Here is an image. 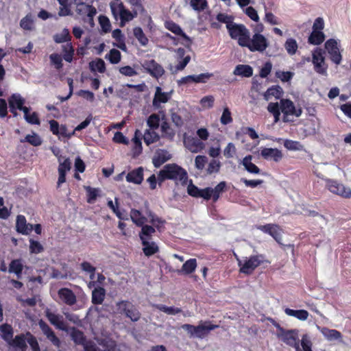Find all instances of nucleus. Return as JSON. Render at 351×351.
<instances>
[{"instance_id":"nucleus-45","label":"nucleus","mask_w":351,"mask_h":351,"mask_svg":"<svg viewBox=\"0 0 351 351\" xmlns=\"http://www.w3.org/2000/svg\"><path fill=\"white\" fill-rule=\"evenodd\" d=\"M284 47L287 53L289 54L290 56L295 54L298 49V45L297 41L292 38H288L285 41Z\"/></svg>"},{"instance_id":"nucleus-21","label":"nucleus","mask_w":351,"mask_h":351,"mask_svg":"<svg viewBox=\"0 0 351 351\" xmlns=\"http://www.w3.org/2000/svg\"><path fill=\"white\" fill-rule=\"evenodd\" d=\"M25 99L19 94H13L8 100L9 107L11 112H14L15 109L23 111L26 108L23 106Z\"/></svg>"},{"instance_id":"nucleus-6","label":"nucleus","mask_w":351,"mask_h":351,"mask_svg":"<svg viewBox=\"0 0 351 351\" xmlns=\"http://www.w3.org/2000/svg\"><path fill=\"white\" fill-rule=\"evenodd\" d=\"M110 6L114 18L117 19V16H120L121 27H123L127 22L132 21L137 15L136 12H132L126 10L121 3H110Z\"/></svg>"},{"instance_id":"nucleus-9","label":"nucleus","mask_w":351,"mask_h":351,"mask_svg":"<svg viewBox=\"0 0 351 351\" xmlns=\"http://www.w3.org/2000/svg\"><path fill=\"white\" fill-rule=\"evenodd\" d=\"M339 43V40L331 38L325 43V49L329 54L331 60L336 64H339L342 60Z\"/></svg>"},{"instance_id":"nucleus-19","label":"nucleus","mask_w":351,"mask_h":351,"mask_svg":"<svg viewBox=\"0 0 351 351\" xmlns=\"http://www.w3.org/2000/svg\"><path fill=\"white\" fill-rule=\"evenodd\" d=\"M261 154L265 159L276 162L280 161L283 158L282 152L276 148H263Z\"/></svg>"},{"instance_id":"nucleus-29","label":"nucleus","mask_w":351,"mask_h":351,"mask_svg":"<svg viewBox=\"0 0 351 351\" xmlns=\"http://www.w3.org/2000/svg\"><path fill=\"white\" fill-rule=\"evenodd\" d=\"M252 156L249 155L245 156L242 160V165L245 169L250 173L259 174L260 169L254 163L252 162Z\"/></svg>"},{"instance_id":"nucleus-56","label":"nucleus","mask_w":351,"mask_h":351,"mask_svg":"<svg viewBox=\"0 0 351 351\" xmlns=\"http://www.w3.org/2000/svg\"><path fill=\"white\" fill-rule=\"evenodd\" d=\"M191 8L197 12L205 10L207 7L206 0H190Z\"/></svg>"},{"instance_id":"nucleus-35","label":"nucleus","mask_w":351,"mask_h":351,"mask_svg":"<svg viewBox=\"0 0 351 351\" xmlns=\"http://www.w3.org/2000/svg\"><path fill=\"white\" fill-rule=\"evenodd\" d=\"M106 295V291L102 287L95 288L92 292V302L100 304L103 302Z\"/></svg>"},{"instance_id":"nucleus-50","label":"nucleus","mask_w":351,"mask_h":351,"mask_svg":"<svg viewBox=\"0 0 351 351\" xmlns=\"http://www.w3.org/2000/svg\"><path fill=\"white\" fill-rule=\"evenodd\" d=\"M214 103H215V97L213 95L204 96L199 101L201 107L204 110L212 108L214 106Z\"/></svg>"},{"instance_id":"nucleus-51","label":"nucleus","mask_w":351,"mask_h":351,"mask_svg":"<svg viewBox=\"0 0 351 351\" xmlns=\"http://www.w3.org/2000/svg\"><path fill=\"white\" fill-rule=\"evenodd\" d=\"M133 33L142 46H146L147 45L148 38L146 37L141 27H135L133 30Z\"/></svg>"},{"instance_id":"nucleus-55","label":"nucleus","mask_w":351,"mask_h":351,"mask_svg":"<svg viewBox=\"0 0 351 351\" xmlns=\"http://www.w3.org/2000/svg\"><path fill=\"white\" fill-rule=\"evenodd\" d=\"M243 12L253 21L257 23L260 21L258 12L252 6L246 7Z\"/></svg>"},{"instance_id":"nucleus-58","label":"nucleus","mask_w":351,"mask_h":351,"mask_svg":"<svg viewBox=\"0 0 351 351\" xmlns=\"http://www.w3.org/2000/svg\"><path fill=\"white\" fill-rule=\"evenodd\" d=\"M21 27L25 30H32L34 29V20L32 16L27 15L21 19L20 22Z\"/></svg>"},{"instance_id":"nucleus-16","label":"nucleus","mask_w":351,"mask_h":351,"mask_svg":"<svg viewBox=\"0 0 351 351\" xmlns=\"http://www.w3.org/2000/svg\"><path fill=\"white\" fill-rule=\"evenodd\" d=\"M45 315L52 325L60 330L67 331L66 326L62 315L56 314L51 312L49 309H46Z\"/></svg>"},{"instance_id":"nucleus-7","label":"nucleus","mask_w":351,"mask_h":351,"mask_svg":"<svg viewBox=\"0 0 351 351\" xmlns=\"http://www.w3.org/2000/svg\"><path fill=\"white\" fill-rule=\"evenodd\" d=\"M269 47L267 38L260 33H255L252 38H249L245 47L250 51L263 52Z\"/></svg>"},{"instance_id":"nucleus-5","label":"nucleus","mask_w":351,"mask_h":351,"mask_svg":"<svg viewBox=\"0 0 351 351\" xmlns=\"http://www.w3.org/2000/svg\"><path fill=\"white\" fill-rule=\"evenodd\" d=\"M325 52L321 48H316L311 52V62L315 71L320 75H326L328 65L326 62Z\"/></svg>"},{"instance_id":"nucleus-25","label":"nucleus","mask_w":351,"mask_h":351,"mask_svg":"<svg viewBox=\"0 0 351 351\" xmlns=\"http://www.w3.org/2000/svg\"><path fill=\"white\" fill-rule=\"evenodd\" d=\"M321 333L324 338L330 341H341L342 336L340 332L334 329H329L328 328H322L320 329Z\"/></svg>"},{"instance_id":"nucleus-49","label":"nucleus","mask_w":351,"mask_h":351,"mask_svg":"<svg viewBox=\"0 0 351 351\" xmlns=\"http://www.w3.org/2000/svg\"><path fill=\"white\" fill-rule=\"evenodd\" d=\"M89 66L92 71L104 73L106 70L105 62L101 58H98L95 61L90 62Z\"/></svg>"},{"instance_id":"nucleus-13","label":"nucleus","mask_w":351,"mask_h":351,"mask_svg":"<svg viewBox=\"0 0 351 351\" xmlns=\"http://www.w3.org/2000/svg\"><path fill=\"white\" fill-rule=\"evenodd\" d=\"M143 67L153 77H161L165 70L162 66L154 60H146L143 64Z\"/></svg>"},{"instance_id":"nucleus-12","label":"nucleus","mask_w":351,"mask_h":351,"mask_svg":"<svg viewBox=\"0 0 351 351\" xmlns=\"http://www.w3.org/2000/svg\"><path fill=\"white\" fill-rule=\"evenodd\" d=\"M171 98V93L163 92L159 86L156 88L155 94L152 101V106L155 109L162 108V104H166Z\"/></svg>"},{"instance_id":"nucleus-37","label":"nucleus","mask_w":351,"mask_h":351,"mask_svg":"<svg viewBox=\"0 0 351 351\" xmlns=\"http://www.w3.org/2000/svg\"><path fill=\"white\" fill-rule=\"evenodd\" d=\"M197 267V261L195 258H191L186 261L182 265L181 270L179 271L184 274H190L193 272Z\"/></svg>"},{"instance_id":"nucleus-59","label":"nucleus","mask_w":351,"mask_h":351,"mask_svg":"<svg viewBox=\"0 0 351 351\" xmlns=\"http://www.w3.org/2000/svg\"><path fill=\"white\" fill-rule=\"evenodd\" d=\"M232 121L230 110L228 107H224L220 118V122L223 125H227Z\"/></svg>"},{"instance_id":"nucleus-62","label":"nucleus","mask_w":351,"mask_h":351,"mask_svg":"<svg viewBox=\"0 0 351 351\" xmlns=\"http://www.w3.org/2000/svg\"><path fill=\"white\" fill-rule=\"evenodd\" d=\"M161 120L162 123L160 127L162 132L164 133V136L167 138H172L174 136V133L171 130L169 124L166 121H163L164 115H162Z\"/></svg>"},{"instance_id":"nucleus-23","label":"nucleus","mask_w":351,"mask_h":351,"mask_svg":"<svg viewBox=\"0 0 351 351\" xmlns=\"http://www.w3.org/2000/svg\"><path fill=\"white\" fill-rule=\"evenodd\" d=\"M171 158V155L167 151L159 149L155 153L152 162L155 167H159Z\"/></svg>"},{"instance_id":"nucleus-44","label":"nucleus","mask_w":351,"mask_h":351,"mask_svg":"<svg viewBox=\"0 0 351 351\" xmlns=\"http://www.w3.org/2000/svg\"><path fill=\"white\" fill-rule=\"evenodd\" d=\"M142 244L143 245V252L146 256H152L155 254L158 248V246L154 242H150L149 241H142Z\"/></svg>"},{"instance_id":"nucleus-40","label":"nucleus","mask_w":351,"mask_h":351,"mask_svg":"<svg viewBox=\"0 0 351 351\" xmlns=\"http://www.w3.org/2000/svg\"><path fill=\"white\" fill-rule=\"evenodd\" d=\"M23 112L24 113V119L27 123L36 125L40 124V120L36 112L30 113L29 108H25Z\"/></svg>"},{"instance_id":"nucleus-10","label":"nucleus","mask_w":351,"mask_h":351,"mask_svg":"<svg viewBox=\"0 0 351 351\" xmlns=\"http://www.w3.org/2000/svg\"><path fill=\"white\" fill-rule=\"evenodd\" d=\"M326 186L328 190L334 194L346 199L351 197V189L348 186L330 180L327 181Z\"/></svg>"},{"instance_id":"nucleus-15","label":"nucleus","mask_w":351,"mask_h":351,"mask_svg":"<svg viewBox=\"0 0 351 351\" xmlns=\"http://www.w3.org/2000/svg\"><path fill=\"white\" fill-rule=\"evenodd\" d=\"M75 5H77L76 12L80 15L86 16L89 23L93 24V16L96 14V9L84 2Z\"/></svg>"},{"instance_id":"nucleus-38","label":"nucleus","mask_w":351,"mask_h":351,"mask_svg":"<svg viewBox=\"0 0 351 351\" xmlns=\"http://www.w3.org/2000/svg\"><path fill=\"white\" fill-rule=\"evenodd\" d=\"M154 307L169 315H176L182 312V309L180 308L175 306H167L163 304H156L154 305Z\"/></svg>"},{"instance_id":"nucleus-31","label":"nucleus","mask_w":351,"mask_h":351,"mask_svg":"<svg viewBox=\"0 0 351 351\" xmlns=\"http://www.w3.org/2000/svg\"><path fill=\"white\" fill-rule=\"evenodd\" d=\"M155 130L154 129L148 128L145 131L143 139L144 142L147 145L156 143L159 140L160 136Z\"/></svg>"},{"instance_id":"nucleus-24","label":"nucleus","mask_w":351,"mask_h":351,"mask_svg":"<svg viewBox=\"0 0 351 351\" xmlns=\"http://www.w3.org/2000/svg\"><path fill=\"white\" fill-rule=\"evenodd\" d=\"M165 27L169 31L172 32L176 35L180 36L181 38L184 40L182 43L184 45H189L191 43L190 38L182 32L181 28L173 22H167L165 23Z\"/></svg>"},{"instance_id":"nucleus-4","label":"nucleus","mask_w":351,"mask_h":351,"mask_svg":"<svg viewBox=\"0 0 351 351\" xmlns=\"http://www.w3.org/2000/svg\"><path fill=\"white\" fill-rule=\"evenodd\" d=\"M280 112L282 113V121L284 122H291L295 117H299L302 113L301 108H296L289 99L280 100Z\"/></svg>"},{"instance_id":"nucleus-43","label":"nucleus","mask_w":351,"mask_h":351,"mask_svg":"<svg viewBox=\"0 0 351 351\" xmlns=\"http://www.w3.org/2000/svg\"><path fill=\"white\" fill-rule=\"evenodd\" d=\"M325 38V35L322 32L313 31L308 37V42L311 44L317 45L321 44Z\"/></svg>"},{"instance_id":"nucleus-48","label":"nucleus","mask_w":351,"mask_h":351,"mask_svg":"<svg viewBox=\"0 0 351 351\" xmlns=\"http://www.w3.org/2000/svg\"><path fill=\"white\" fill-rule=\"evenodd\" d=\"M160 115L156 113L152 114L147 119V125L151 129H158L160 126Z\"/></svg>"},{"instance_id":"nucleus-18","label":"nucleus","mask_w":351,"mask_h":351,"mask_svg":"<svg viewBox=\"0 0 351 351\" xmlns=\"http://www.w3.org/2000/svg\"><path fill=\"white\" fill-rule=\"evenodd\" d=\"M218 326L212 324L209 322H200L196 326L195 337L198 339L204 338L213 330L217 328Z\"/></svg>"},{"instance_id":"nucleus-1","label":"nucleus","mask_w":351,"mask_h":351,"mask_svg":"<svg viewBox=\"0 0 351 351\" xmlns=\"http://www.w3.org/2000/svg\"><path fill=\"white\" fill-rule=\"evenodd\" d=\"M158 180L160 182L165 180H173L176 183L186 184L188 179L187 172L182 167L176 164H169L165 165L162 170L159 171Z\"/></svg>"},{"instance_id":"nucleus-34","label":"nucleus","mask_w":351,"mask_h":351,"mask_svg":"<svg viewBox=\"0 0 351 351\" xmlns=\"http://www.w3.org/2000/svg\"><path fill=\"white\" fill-rule=\"evenodd\" d=\"M130 215L133 223L138 226H142L147 221V218L139 210L132 209Z\"/></svg>"},{"instance_id":"nucleus-41","label":"nucleus","mask_w":351,"mask_h":351,"mask_svg":"<svg viewBox=\"0 0 351 351\" xmlns=\"http://www.w3.org/2000/svg\"><path fill=\"white\" fill-rule=\"evenodd\" d=\"M23 269V265L21 261L19 259H16L10 263L9 272L14 273L18 278H20Z\"/></svg>"},{"instance_id":"nucleus-64","label":"nucleus","mask_w":351,"mask_h":351,"mask_svg":"<svg viewBox=\"0 0 351 351\" xmlns=\"http://www.w3.org/2000/svg\"><path fill=\"white\" fill-rule=\"evenodd\" d=\"M119 73L123 75L133 77L138 74L136 71L130 66H121L119 69Z\"/></svg>"},{"instance_id":"nucleus-33","label":"nucleus","mask_w":351,"mask_h":351,"mask_svg":"<svg viewBox=\"0 0 351 351\" xmlns=\"http://www.w3.org/2000/svg\"><path fill=\"white\" fill-rule=\"evenodd\" d=\"M284 147L289 151H304V146L299 141L290 139L283 141Z\"/></svg>"},{"instance_id":"nucleus-36","label":"nucleus","mask_w":351,"mask_h":351,"mask_svg":"<svg viewBox=\"0 0 351 351\" xmlns=\"http://www.w3.org/2000/svg\"><path fill=\"white\" fill-rule=\"evenodd\" d=\"M112 36L117 42L114 45L123 51H126L127 47L124 41V36L121 31L119 29H114L112 33Z\"/></svg>"},{"instance_id":"nucleus-11","label":"nucleus","mask_w":351,"mask_h":351,"mask_svg":"<svg viewBox=\"0 0 351 351\" xmlns=\"http://www.w3.org/2000/svg\"><path fill=\"white\" fill-rule=\"evenodd\" d=\"M175 52L177 64L174 66L170 67V70L173 73L182 71L191 60V56L189 54L186 55V51L184 49L178 48Z\"/></svg>"},{"instance_id":"nucleus-22","label":"nucleus","mask_w":351,"mask_h":351,"mask_svg":"<svg viewBox=\"0 0 351 351\" xmlns=\"http://www.w3.org/2000/svg\"><path fill=\"white\" fill-rule=\"evenodd\" d=\"M16 231L23 234H29L33 230V226L27 223L25 217L23 215H19L16 223Z\"/></svg>"},{"instance_id":"nucleus-26","label":"nucleus","mask_w":351,"mask_h":351,"mask_svg":"<svg viewBox=\"0 0 351 351\" xmlns=\"http://www.w3.org/2000/svg\"><path fill=\"white\" fill-rule=\"evenodd\" d=\"M143 169L142 167H139L136 169H134L126 176V180L128 182H132L134 184H141L143 180Z\"/></svg>"},{"instance_id":"nucleus-42","label":"nucleus","mask_w":351,"mask_h":351,"mask_svg":"<svg viewBox=\"0 0 351 351\" xmlns=\"http://www.w3.org/2000/svg\"><path fill=\"white\" fill-rule=\"evenodd\" d=\"M300 344L301 348L299 346V350L295 351H313V343L311 339V337L308 334H304L302 336Z\"/></svg>"},{"instance_id":"nucleus-17","label":"nucleus","mask_w":351,"mask_h":351,"mask_svg":"<svg viewBox=\"0 0 351 351\" xmlns=\"http://www.w3.org/2000/svg\"><path fill=\"white\" fill-rule=\"evenodd\" d=\"M184 145L192 153H197L205 148V145L203 142L193 137L185 138Z\"/></svg>"},{"instance_id":"nucleus-27","label":"nucleus","mask_w":351,"mask_h":351,"mask_svg":"<svg viewBox=\"0 0 351 351\" xmlns=\"http://www.w3.org/2000/svg\"><path fill=\"white\" fill-rule=\"evenodd\" d=\"M8 345L14 351H25L26 340L23 335L16 336L15 338L11 340Z\"/></svg>"},{"instance_id":"nucleus-46","label":"nucleus","mask_w":351,"mask_h":351,"mask_svg":"<svg viewBox=\"0 0 351 351\" xmlns=\"http://www.w3.org/2000/svg\"><path fill=\"white\" fill-rule=\"evenodd\" d=\"M155 232V229L151 226L147 225L142 226L141 232L139 234V237L142 241H149L152 235Z\"/></svg>"},{"instance_id":"nucleus-61","label":"nucleus","mask_w":351,"mask_h":351,"mask_svg":"<svg viewBox=\"0 0 351 351\" xmlns=\"http://www.w3.org/2000/svg\"><path fill=\"white\" fill-rule=\"evenodd\" d=\"M86 190L88 194V202L93 203L97 197L99 195V190L97 189L91 188L90 186H86Z\"/></svg>"},{"instance_id":"nucleus-14","label":"nucleus","mask_w":351,"mask_h":351,"mask_svg":"<svg viewBox=\"0 0 351 351\" xmlns=\"http://www.w3.org/2000/svg\"><path fill=\"white\" fill-rule=\"evenodd\" d=\"M58 295L60 300L68 306H73L77 302L75 294L68 288L60 289L58 291Z\"/></svg>"},{"instance_id":"nucleus-3","label":"nucleus","mask_w":351,"mask_h":351,"mask_svg":"<svg viewBox=\"0 0 351 351\" xmlns=\"http://www.w3.org/2000/svg\"><path fill=\"white\" fill-rule=\"evenodd\" d=\"M238 265L240 267V272L245 274H250L260 265L265 262L263 255H254L250 257H245L243 260L237 258Z\"/></svg>"},{"instance_id":"nucleus-54","label":"nucleus","mask_w":351,"mask_h":351,"mask_svg":"<svg viewBox=\"0 0 351 351\" xmlns=\"http://www.w3.org/2000/svg\"><path fill=\"white\" fill-rule=\"evenodd\" d=\"M105 58L108 59L110 63L117 64L121 60V55L119 51L112 49L110 51L108 54H106Z\"/></svg>"},{"instance_id":"nucleus-47","label":"nucleus","mask_w":351,"mask_h":351,"mask_svg":"<svg viewBox=\"0 0 351 351\" xmlns=\"http://www.w3.org/2000/svg\"><path fill=\"white\" fill-rule=\"evenodd\" d=\"M59 167L58 173L66 175V172L71 169V162L68 158H62V157L58 158Z\"/></svg>"},{"instance_id":"nucleus-53","label":"nucleus","mask_w":351,"mask_h":351,"mask_svg":"<svg viewBox=\"0 0 351 351\" xmlns=\"http://www.w3.org/2000/svg\"><path fill=\"white\" fill-rule=\"evenodd\" d=\"M221 168V162L219 160L213 159L208 165L206 172L208 174L217 173Z\"/></svg>"},{"instance_id":"nucleus-30","label":"nucleus","mask_w":351,"mask_h":351,"mask_svg":"<svg viewBox=\"0 0 351 351\" xmlns=\"http://www.w3.org/2000/svg\"><path fill=\"white\" fill-rule=\"evenodd\" d=\"M286 315L297 318L300 321H305L308 317V313L306 310H293L291 308H285Z\"/></svg>"},{"instance_id":"nucleus-57","label":"nucleus","mask_w":351,"mask_h":351,"mask_svg":"<svg viewBox=\"0 0 351 351\" xmlns=\"http://www.w3.org/2000/svg\"><path fill=\"white\" fill-rule=\"evenodd\" d=\"M25 141L28 142L33 146H38L42 143L41 138L34 132H32L31 134H27L25 138Z\"/></svg>"},{"instance_id":"nucleus-28","label":"nucleus","mask_w":351,"mask_h":351,"mask_svg":"<svg viewBox=\"0 0 351 351\" xmlns=\"http://www.w3.org/2000/svg\"><path fill=\"white\" fill-rule=\"evenodd\" d=\"M233 74L241 77H250L253 75V69L250 65L239 64L235 67Z\"/></svg>"},{"instance_id":"nucleus-60","label":"nucleus","mask_w":351,"mask_h":351,"mask_svg":"<svg viewBox=\"0 0 351 351\" xmlns=\"http://www.w3.org/2000/svg\"><path fill=\"white\" fill-rule=\"evenodd\" d=\"M281 95V88L280 87H272L269 88L265 93V98L266 100H269L271 97L276 98L280 97Z\"/></svg>"},{"instance_id":"nucleus-2","label":"nucleus","mask_w":351,"mask_h":351,"mask_svg":"<svg viewBox=\"0 0 351 351\" xmlns=\"http://www.w3.org/2000/svg\"><path fill=\"white\" fill-rule=\"evenodd\" d=\"M228 32L231 38L237 40L241 47H245L250 32L243 24L229 25Z\"/></svg>"},{"instance_id":"nucleus-63","label":"nucleus","mask_w":351,"mask_h":351,"mask_svg":"<svg viewBox=\"0 0 351 351\" xmlns=\"http://www.w3.org/2000/svg\"><path fill=\"white\" fill-rule=\"evenodd\" d=\"M217 19L221 23H226V28L228 29L229 25H234L232 16L226 14L220 13L217 16Z\"/></svg>"},{"instance_id":"nucleus-20","label":"nucleus","mask_w":351,"mask_h":351,"mask_svg":"<svg viewBox=\"0 0 351 351\" xmlns=\"http://www.w3.org/2000/svg\"><path fill=\"white\" fill-rule=\"evenodd\" d=\"M38 325L47 338L50 341H51L53 345L58 347L60 346V341L59 339L56 336L51 328L43 320L39 321Z\"/></svg>"},{"instance_id":"nucleus-8","label":"nucleus","mask_w":351,"mask_h":351,"mask_svg":"<svg viewBox=\"0 0 351 351\" xmlns=\"http://www.w3.org/2000/svg\"><path fill=\"white\" fill-rule=\"evenodd\" d=\"M278 328V332L277 333L278 337H279L283 342L289 346H293L295 350H299V341H298V330H285L276 325Z\"/></svg>"},{"instance_id":"nucleus-32","label":"nucleus","mask_w":351,"mask_h":351,"mask_svg":"<svg viewBox=\"0 0 351 351\" xmlns=\"http://www.w3.org/2000/svg\"><path fill=\"white\" fill-rule=\"evenodd\" d=\"M0 335L8 343H9L13 337V329L10 325L2 324L0 326Z\"/></svg>"},{"instance_id":"nucleus-39","label":"nucleus","mask_w":351,"mask_h":351,"mask_svg":"<svg viewBox=\"0 0 351 351\" xmlns=\"http://www.w3.org/2000/svg\"><path fill=\"white\" fill-rule=\"evenodd\" d=\"M67 331L69 332L72 340L76 344H84L85 339L82 332L75 328H72L69 330H67Z\"/></svg>"},{"instance_id":"nucleus-52","label":"nucleus","mask_w":351,"mask_h":351,"mask_svg":"<svg viewBox=\"0 0 351 351\" xmlns=\"http://www.w3.org/2000/svg\"><path fill=\"white\" fill-rule=\"evenodd\" d=\"M71 38L68 29H63L60 33L54 35L53 39L57 43H62L69 40Z\"/></svg>"}]
</instances>
